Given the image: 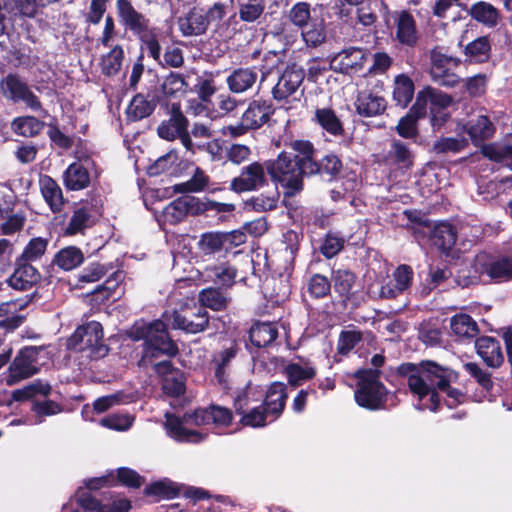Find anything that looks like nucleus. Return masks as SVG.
<instances>
[{"label":"nucleus","mask_w":512,"mask_h":512,"mask_svg":"<svg viewBox=\"0 0 512 512\" xmlns=\"http://www.w3.org/2000/svg\"><path fill=\"white\" fill-rule=\"evenodd\" d=\"M153 110V105L147 101L142 95H136L133 97L128 107V114L134 119H142Z\"/></svg>","instance_id":"59"},{"label":"nucleus","mask_w":512,"mask_h":512,"mask_svg":"<svg viewBox=\"0 0 512 512\" xmlns=\"http://www.w3.org/2000/svg\"><path fill=\"white\" fill-rule=\"evenodd\" d=\"M332 280L335 290L341 295H346L354 285L355 276L348 270L339 269L333 273Z\"/></svg>","instance_id":"58"},{"label":"nucleus","mask_w":512,"mask_h":512,"mask_svg":"<svg viewBox=\"0 0 512 512\" xmlns=\"http://www.w3.org/2000/svg\"><path fill=\"white\" fill-rule=\"evenodd\" d=\"M468 14L472 19L488 28L495 27L500 17L499 11L492 4L484 1L472 4Z\"/></svg>","instance_id":"31"},{"label":"nucleus","mask_w":512,"mask_h":512,"mask_svg":"<svg viewBox=\"0 0 512 512\" xmlns=\"http://www.w3.org/2000/svg\"><path fill=\"white\" fill-rule=\"evenodd\" d=\"M362 339V334L356 329L343 330L338 339L337 351L340 354H348Z\"/></svg>","instance_id":"54"},{"label":"nucleus","mask_w":512,"mask_h":512,"mask_svg":"<svg viewBox=\"0 0 512 512\" xmlns=\"http://www.w3.org/2000/svg\"><path fill=\"white\" fill-rule=\"evenodd\" d=\"M44 123L33 116H22L14 119L11 123L12 130L24 137H33L39 134Z\"/></svg>","instance_id":"41"},{"label":"nucleus","mask_w":512,"mask_h":512,"mask_svg":"<svg viewBox=\"0 0 512 512\" xmlns=\"http://www.w3.org/2000/svg\"><path fill=\"white\" fill-rule=\"evenodd\" d=\"M286 374L291 385L297 386L312 379L316 374L315 367L310 362H296L286 366Z\"/></svg>","instance_id":"35"},{"label":"nucleus","mask_w":512,"mask_h":512,"mask_svg":"<svg viewBox=\"0 0 512 512\" xmlns=\"http://www.w3.org/2000/svg\"><path fill=\"white\" fill-rule=\"evenodd\" d=\"M355 106L360 116L374 117L386 110L387 101L381 92L365 90L358 93Z\"/></svg>","instance_id":"21"},{"label":"nucleus","mask_w":512,"mask_h":512,"mask_svg":"<svg viewBox=\"0 0 512 512\" xmlns=\"http://www.w3.org/2000/svg\"><path fill=\"white\" fill-rule=\"evenodd\" d=\"M90 174L82 163H72L63 173V183L67 190L79 191L90 185Z\"/></svg>","instance_id":"25"},{"label":"nucleus","mask_w":512,"mask_h":512,"mask_svg":"<svg viewBox=\"0 0 512 512\" xmlns=\"http://www.w3.org/2000/svg\"><path fill=\"white\" fill-rule=\"evenodd\" d=\"M129 336L136 341H145L146 356L155 357L158 354L173 356L178 351L176 344L168 335L166 324L161 320L150 323L138 321L130 328Z\"/></svg>","instance_id":"3"},{"label":"nucleus","mask_w":512,"mask_h":512,"mask_svg":"<svg viewBox=\"0 0 512 512\" xmlns=\"http://www.w3.org/2000/svg\"><path fill=\"white\" fill-rule=\"evenodd\" d=\"M266 164L253 162L245 166L241 174L235 177L230 184L231 190L237 193L252 191L266 183Z\"/></svg>","instance_id":"15"},{"label":"nucleus","mask_w":512,"mask_h":512,"mask_svg":"<svg viewBox=\"0 0 512 512\" xmlns=\"http://www.w3.org/2000/svg\"><path fill=\"white\" fill-rule=\"evenodd\" d=\"M249 399L246 394L239 396L235 401V410L241 414V423L253 428L263 427L271 422V414L263 407H248Z\"/></svg>","instance_id":"20"},{"label":"nucleus","mask_w":512,"mask_h":512,"mask_svg":"<svg viewBox=\"0 0 512 512\" xmlns=\"http://www.w3.org/2000/svg\"><path fill=\"white\" fill-rule=\"evenodd\" d=\"M168 123L173 126L179 134V139L186 150L194 152V142L192 141L189 132L187 131L188 121L181 112H173Z\"/></svg>","instance_id":"49"},{"label":"nucleus","mask_w":512,"mask_h":512,"mask_svg":"<svg viewBox=\"0 0 512 512\" xmlns=\"http://www.w3.org/2000/svg\"><path fill=\"white\" fill-rule=\"evenodd\" d=\"M84 261L82 251L75 246L61 249L55 256V263L63 270L70 271L78 267Z\"/></svg>","instance_id":"40"},{"label":"nucleus","mask_w":512,"mask_h":512,"mask_svg":"<svg viewBox=\"0 0 512 512\" xmlns=\"http://www.w3.org/2000/svg\"><path fill=\"white\" fill-rule=\"evenodd\" d=\"M270 114V105L266 102L253 101L242 114L240 123L228 126L227 131L232 137L244 135L249 130L263 126L268 121Z\"/></svg>","instance_id":"11"},{"label":"nucleus","mask_w":512,"mask_h":512,"mask_svg":"<svg viewBox=\"0 0 512 512\" xmlns=\"http://www.w3.org/2000/svg\"><path fill=\"white\" fill-rule=\"evenodd\" d=\"M124 52L121 46L113 47L101 60L102 73L107 76L116 75L122 66Z\"/></svg>","instance_id":"45"},{"label":"nucleus","mask_w":512,"mask_h":512,"mask_svg":"<svg viewBox=\"0 0 512 512\" xmlns=\"http://www.w3.org/2000/svg\"><path fill=\"white\" fill-rule=\"evenodd\" d=\"M264 9V0H249L248 2L240 5V19L245 22H254L263 14Z\"/></svg>","instance_id":"53"},{"label":"nucleus","mask_w":512,"mask_h":512,"mask_svg":"<svg viewBox=\"0 0 512 512\" xmlns=\"http://www.w3.org/2000/svg\"><path fill=\"white\" fill-rule=\"evenodd\" d=\"M179 29L184 36H197L205 33L207 22L204 10L194 8L186 16L178 19Z\"/></svg>","instance_id":"28"},{"label":"nucleus","mask_w":512,"mask_h":512,"mask_svg":"<svg viewBox=\"0 0 512 512\" xmlns=\"http://www.w3.org/2000/svg\"><path fill=\"white\" fill-rule=\"evenodd\" d=\"M286 386L281 382H275L269 387L264 401V408L271 414L270 421L277 419L285 407Z\"/></svg>","instance_id":"27"},{"label":"nucleus","mask_w":512,"mask_h":512,"mask_svg":"<svg viewBox=\"0 0 512 512\" xmlns=\"http://www.w3.org/2000/svg\"><path fill=\"white\" fill-rule=\"evenodd\" d=\"M344 242L343 238L328 234L320 247V251L326 258H332L342 250Z\"/></svg>","instance_id":"60"},{"label":"nucleus","mask_w":512,"mask_h":512,"mask_svg":"<svg viewBox=\"0 0 512 512\" xmlns=\"http://www.w3.org/2000/svg\"><path fill=\"white\" fill-rule=\"evenodd\" d=\"M39 274L36 268L30 264L17 267L10 276L9 285L16 290H26L38 281Z\"/></svg>","instance_id":"32"},{"label":"nucleus","mask_w":512,"mask_h":512,"mask_svg":"<svg viewBox=\"0 0 512 512\" xmlns=\"http://www.w3.org/2000/svg\"><path fill=\"white\" fill-rule=\"evenodd\" d=\"M292 148L302 155L300 164L308 170L309 174L319 172L318 164L313 161V145L306 140H296L291 144Z\"/></svg>","instance_id":"47"},{"label":"nucleus","mask_w":512,"mask_h":512,"mask_svg":"<svg viewBox=\"0 0 512 512\" xmlns=\"http://www.w3.org/2000/svg\"><path fill=\"white\" fill-rule=\"evenodd\" d=\"M304 77V70L301 67L295 64L288 66L272 88L273 98L278 102L299 100L298 95L302 94L301 85Z\"/></svg>","instance_id":"10"},{"label":"nucleus","mask_w":512,"mask_h":512,"mask_svg":"<svg viewBox=\"0 0 512 512\" xmlns=\"http://www.w3.org/2000/svg\"><path fill=\"white\" fill-rule=\"evenodd\" d=\"M156 372L162 376V388L165 394L177 397L185 391V376L172 368L170 361H162L155 365Z\"/></svg>","instance_id":"19"},{"label":"nucleus","mask_w":512,"mask_h":512,"mask_svg":"<svg viewBox=\"0 0 512 512\" xmlns=\"http://www.w3.org/2000/svg\"><path fill=\"white\" fill-rule=\"evenodd\" d=\"M396 37L400 43L413 46L418 40V32L414 17L407 11L395 13Z\"/></svg>","instance_id":"22"},{"label":"nucleus","mask_w":512,"mask_h":512,"mask_svg":"<svg viewBox=\"0 0 512 512\" xmlns=\"http://www.w3.org/2000/svg\"><path fill=\"white\" fill-rule=\"evenodd\" d=\"M476 269L496 281L510 280L512 279V255L490 259L486 255H478Z\"/></svg>","instance_id":"17"},{"label":"nucleus","mask_w":512,"mask_h":512,"mask_svg":"<svg viewBox=\"0 0 512 512\" xmlns=\"http://www.w3.org/2000/svg\"><path fill=\"white\" fill-rule=\"evenodd\" d=\"M39 186L45 202L53 212H60L64 205L63 192L59 184L50 176H40Z\"/></svg>","instance_id":"24"},{"label":"nucleus","mask_w":512,"mask_h":512,"mask_svg":"<svg viewBox=\"0 0 512 512\" xmlns=\"http://www.w3.org/2000/svg\"><path fill=\"white\" fill-rule=\"evenodd\" d=\"M423 116L424 115H418V113L414 111L413 105L407 115L401 118L397 125V132L399 135L405 138L414 137L417 132L416 122Z\"/></svg>","instance_id":"55"},{"label":"nucleus","mask_w":512,"mask_h":512,"mask_svg":"<svg viewBox=\"0 0 512 512\" xmlns=\"http://www.w3.org/2000/svg\"><path fill=\"white\" fill-rule=\"evenodd\" d=\"M199 300L202 307H208L215 311H220L227 306V298L217 289H205L201 291Z\"/></svg>","instance_id":"50"},{"label":"nucleus","mask_w":512,"mask_h":512,"mask_svg":"<svg viewBox=\"0 0 512 512\" xmlns=\"http://www.w3.org/2000/svg\"><path fill=\"white\" fill-rule=\"evenodd\" d=\"M277 202L278 195L276 193L273 195L261 194L252 198L249 202V205H251V207L257 212H265L275 209Z\"/></svg>","instance_id":"62"},{"label":"nucleus","mask_w":512,"mask_h":512,"mask_svg":"<svg viewBox=\"0 0 512 512\" xmlns=\"http://www.w3.org/2000/svg\"><path fill=\"white\" fill-rule=\"evenodd\" d=\"M32 411L39 417L52 416L62 411L61 406L51 400L37 401L32 405Z\"/></svg>","instance_id":"64"},{"label":"nucleus","mask_w":512,"mask_h":512,"mask_svg":"<svg viewBox=\"0 0 512 512\" xmlns=\"http://www.w3.org/2000/svg\"><path fill=\"white\" fill-rule=\"evenodd\" d=\"M39 351L36 347H24L18 352L8 368L5 378L6 385L13 386L22 380L30 378L39 371Z\"/></svg>","instance_id":"9"},{"label":"nucleus","mask_w":512,"mask_h":512,"mask_svg":"<svg viewBox=\"0 0 512 512\" xmlns=\"http://www.w3.org/2000/svg\"><path fill=\"white\" fill-rule=\"evenodd\" d=\"M431 77L435 76L438 72H442L444 70H450L451 68L457 67L460 61L457 58L447 56L441 53L439 50H433L431 52Z\"/></svg>","instance_id":"52"},{"label":"nucleus","mask_w":512,"mask_h":512,"mask_svg":"<svg viewBox=\"0 0 512 512\" xmlns=\"http://www.w3.org/2000/svg\"><path fill=\"white\" fill-rule=\"evenodd\" d=\"M465 130L472 142L478 145L494 135L495 127L486 115H479L466 124Z\"/></svg>","instance_id":"29"},{"label":"nucleus","mask_w":512,"mask_h":512,"mask_svg":"<svg viewBox=\"0 0 512 512\" xmlns=\"http://www.w3.org/2000/svg\"><path fill=\"white\" fill-rule=\"evenodd\" d=\"M165 428L170 437L177 441L199 443L206 435L185 425L202 426L214 424L216 427H226L232 422L231 411L223 406L211 405L208 408H198L186 412L182 419L167 413L165 415Z\"/></svg>","instance_id":"2"},{"label":"nucleus","mask_w":512,"mask_h":512,"mask_svg":"<svg viewBox=\"0 0 512 512\" xmlns=\"http://www.w3.org/2000/svg\"><path fill=\"white\" fill-rule=\"evenodd\" d=\"M357 377L360 379V387L355 392L356 402L368 409H379L384 402L386 391L378 381V373L373 370L359 371Z\"/></svg>","instance_id":"8"},{"label":"nucleus","mask_w":512,"mask_h":512,"mask_svg":"<svg viewBox=\"0 0 512 512\" xmlns=\"http://www.w3.org/2000/svg\"><path fill=\"white\" fill-rule=\"evenodd\" d=\"M266 170L273 181L279 182L290 190L289 194L301 190L302 175L309 174L297 157H292L285 152L280 153L275 160L266 162Z\"/></svg>","instance_id":"5"},{"label":"nucleus","mask_w":512,"mask_h":512,"mask_svg":"<svg viewBox=\"0 0 512 512\" xmlns=\"http://www.w3.org/2000/svg\"><path fill=\"white\" fill-rule=\"evenodd\" d=\"M209 183V177L206 173L197 167L191 179L186 182L175 184L174 192L177 193H197L203 191Z\"/></svg>","instance_id":"42"},{"label":"nucleus","mask_w":512,"mask_h":512,"mask_svg":"<svg viewBox=\"0 0 512 512\" xmlns=\"http://www.w3.org/2000/svg\"><path fill=\"white\" fill-rule=\"evenodd\" d=\"M69 346L87 352L93 358H102L108 353V347L103 342L102 325L97 321L80 325L69 338Z\"/></svg>","instance_id":"6"},{"label":"nucleus","mask_w":512,"mask_h":512,"mask_svg":"<svg viewBox=\"0 0 512 512\" xmlns=\"http://www.w3.org/2000/svg\"><path fill=\"white\" fill-rule=\"evenodd\" d=\"M450 325L452 331L461 337H474L478 332L476 322L467 314L454 316Z\"/></svg>","instance_id":"46"},{"label":"nucleus","mask_w":512,"mask_h":512,"mask_svg":"<svg viewBox=\"0 0 512 512\" xmlns=\"http://www.w3.org/2000/svg\"><path fill=\"white\" fill-rule=\"evenodd\" d=\"M163 94L168 98H178L185 94L187 83L181 74L171 72L161 85Z\"/></svg>","instance_id":"44"},{"label":"nucleus","mask_w":512,"mask_h":512,"mask_svg":"<svg viewBox=\"0 0 512 512\" xmlns=\"http://www.w3.org/2000/svg\"><path fill=\"white\" fill-rule=\"evenodd\" d=\"M278 337L275 323L257 322L250 328V341L256 347H267Z\"/></svg>","instance_id":"30"},{"label":"nucleus","mask_w":512,"mask_h":512,"mask_svg":"<svg viewBox=\"0 0 512 512\" xmlns=\"http://www.w3.org/2000/svg\"><path fill=\"white\" fill-rule=\"evenodd\" d=\"M414 94L413 81L406 75H398L394 80L393 99L397 105L405 108L412 100Z\"/></svg>","instance_id":"36"},{"label":"nucleus","mask_w":512,"mask_h":512,"mask_svg":"<svg viewBox=\"0 0 512 512\" xmlns=\"http://www.w3.org/2000/svg\"><path fill=\"white\" fill-rule=\"evenodd\" d=\"M491 46L488 37L482 36L470 42L465 47V54L472 61L484 62L489 57Z\"/></svg>","instance_id":"48"},{"label":"nucleus","mask_w":512,"mask_h":512,"mask_svg":"<svg viewBox=\"0 0 512 512\" xmlns=\"http://www.w3.org/2000/svg\"><path fill=\"white\" fill-rule=\"evenodd\" d=\"M331 285L329 280L320 274L311 277L308 285V290L311 295L316 298L326 296L330 291Z\"/></svg>","instance_id":"61"},{"label":"nucleus","mask_w":512,"mask_h":512,"mask_svg":"<svg viewBox=\"0 0 512 512\" xmlns=\"http://www.w3.org/2000/svg\"><path fill=\"white\" fill-rule=\"evenodd\" d=\"M476 349L478 355L490 367H498L504 360L500 343L492 337H481L477 339Z\"/></svg>","instance_id":"26"},{"label":"nucleus","mask_w":512,"mask_h":512,"mask_svg":"<svg viewBox=\"0 0 512 512\" xmlns=\"http://www.w3.org/2000/svg\"><path fill=\"white\" fill-rule=\"evenodd\" d=\"M48 240L42 237L32 238L22 252V258L26 261L39 259L46 251Z\"/></svg>","instance_id":"57"},{"label":"nucleus","mask_w":512,"mask_h":512,"mask_svg":"<svg viewBox=\"0 0 512 512\" xmlns=\"http://www.w3.org/2000/svg\"><path fill=\"white\" fill-rule=\"evenodd\" d=\"M0 89L4 97L11 101H22L34 111L41 109V102L38 97L17 75L9 74L3 78L0 81Z\"/></svg>","instance_id":"13"},{"label":"nucleus","mask_w":512,"mask_h":512,"mask_svg":"<svg viewBox=\"0 0 512 512\" xmlns=\"http://www.w3.org/2000/svg\"><path fill=\"white\" fill-rule=\"evenodd\" d=\"M482 154L488 159L503 164L512 169V146L492 143L484 145Z\"/></svg>","instance_id":"39"},{"label":"nucleus","mask_w":512,"mask_h":512,"mask_svg":"<svg viewBox=\"0 0 512 512\" xmlns=\"http://www.w3.org/2000/svg\"><path fill=\"white\" fill-rule=\"evenodd\" d=\"M468 142L464 137H447L437 140L433 145L436 153H457L467 146Z\"/></svg>","instance_id":"56"},{"label":"nucleus","mask_w":512,"mask_h":512,"mask_svg":"<svg viewBox=\"0 0 512 512\" xmlns=\"http://www.w3.org/2000/svg\"><path fill=\"white\" fill-rule=\"evenodd\" d=\"M431 240L438 249L448 251L456 242V231L451 224L441 222L435 225Z\"/></svg>","instance_id":"34"},{"label":"nucleus","mask_w":512,"mask_h":512,"mask_svg":"<svg viewBox=\"0 0 512 512\" xmlns=\"http://www.w3.org/2000/svg\"><path fill=\"white\" fill-rule=\"evenodd\" d=\"M367 53L359 47H348L330 58V68L340 73H356L362 70Z\"/></svg>","instance_id":"14"},{"label":"nucleus","mask_w":512,"mask_h":512,"mask_svg":"<svg viewBox=\"0 0 512 512\" xmlns=\"http://www.w3.org/2000/svg\"><path fill=\"white\" fill-rule=\"evenodd\" d=\"M118 13L125 26L139 37L154 30L149 20L137 12L127 0H117Z\"/></svg>","instance_id":"18"},{"label":"nucleus","mask_w":512,"mask_h":512,"mask_svg":"<svg viewBox=\"0 0 512 512\" xmlns=\"http://www.w3.org/2000/svg\"><path fill=\"white\" fill-rule=\"evenodd\" d=\"M400 372L407 377L409 391L420 410L437 411L442 393L446 394V404L450 408L465 400V395L460 390L451 388V383L457 379V373L448 367L423 360L401 365Z\"/></svg>","instance_id":"1"},{"label":"nucleus","mask_w":512,"mask_h":512,"mask_svg":"<svg viewBox=\"0 0 512 512\" xmlns=\"http://www.w3.org/2000/svg\"><path fill=\"white\" fill-rule=\"evenodd\" d=\"M198 245L204 254H213L225 249L222 232H207L202 234Z\"/></svg>","instance_id":"51"},{"label":"nucleus","mask_w":512,"mask_h":512,"mask_svg":"<svg viewBox=\"0 0 512 512\" xmlns=\"http://www.w3.org/2000/svg\"><path fill=\"white\" fill-rule=\"evenodd\" d=\"M257 79L258 73L255 68H238L226 78V83L232 93L240 94L251 89Z\"/></svg>","instance_id":"23"},{"label":"nucleus","mask_w":512,"mask_h":512,"mask_svg":"<svg viewBox=\"0 0 512 512\" xmlns=\"http://www.w3.org/2000/svg\"><path fill=\"white\" fill-rule=\"evenodd\" d=\"M166 319L173 328L194 334L202 332L209 322L206 309L196 305L191 309L174 311L171 315H166Z\"/></svg>","instance_id":"12"},{"label":"nucleus","mask_w":512,"mask_h":512,"mask_svg":"<svg viewBox=\"0 0 512 512\" xmlns=\"http://www.w3.org/2000/svg\"><path fill=\"white\" fill-rule=\"evenodd\" d=\"M393 276L396 283L395 287L383 286L380 291L381 297L393 298L398 293L406 290L411 285L413 271L409 266L401 265L395 270Z\"/></svg>","instance_id":"33"},{"label":"nucleus","mask_w":512,"mask_h":512,"mask_svg":"<svg viewBox=\"0 0 512 512\" xmlns=\"http://www.w3.org/2000/svg\"><path fill=\"white\" fill-rule=\"evenodd\" d=\"M91 214L87 207H79L74 210L65 229L66 235H76L91 225Z\"/></svg>","instance_id":"43"},{"label":"nucleus","mask_w":512,"mask_h":512,"mask_svg":"<svg viewBox=\"0 0 512 512\" xmlns=\"http://www.w3.org/2000/svg\"><path fill=\"white\" fill-rule=\"evenodd\" d=\"M289 23L300 30V35L307 47L316 48L326 40L323 19L312 15L311 6L306 2H297L287 13Z\"/></svg>","instance_id":"4"},{"label":"nucleus","mask_w":512,"mask_h":512,"mask_svg":"<svg viewBox=\"0 0 512 512\" xmlns=\"http://www.w3.org/2000/svg\"><path fill=\"white\" fill-rule=\"evenodd\" d=\"M132 421L133 419L128 415H113L101 419L100 423L110 429L125 431L131 427Z\"/></svg>","instance_id":"63"},{"label":"nucleus","mask_w":512,"mask_h":512,"mask_svg":"<svg viewBox=\"0 0 512 512\" xmlns=\"http://www.w3.org/2000/svg\"><path fill=\"white\" fill-rule=\"evenodd\" d=\"M453 98L432 87H426L419 91L414 103V111L418 115H426L427 106L431 114V124L434 128H440L449 117L446 109L452 104Z\"/></svg>","instance_id":"7"},{"label":"nucleus","mask_w":512,"mask_h":512,"mask_svg":"<svg viewBox=\"0 0 512 512\" xmlns=\"http://www.w3.org/2000/svg\"><path fill=\"white\" fill-rule=\"evenodd\" d=\"M317 123L327 133L339 136L343 133V126L335 112L329 108L317 109L315 112Z\"/></svg>","instance_id":"38"},{"label":"nucleus","mask_w":512,"mask_h":512,"mask_svg":"<svg viewBox=\"0 0 512 512\" xmlns=\"http://www.w3.org/2000/svg\"><path fill=\"white\" fill-rule=\"evenodd\" d=\"M203 211V205L198 198L190 195L179 197L169 203L163 210L165 221L177 224L188 215H197Z\"/></svg>","instance_id":"16"},{"label":"nucleus","mask_w":512,"mask_h":512,"mask_svg":"<svg viewBox=\"0 0 512 512\" xmlns=\"http://www.w3.org/2000/svg\"><path fill=\"white\" fill-rule=\"evenodd\" d=\"M44 0H6L4 7L12 16L33 17Z\"/></svg>","instance_id":"37"}]
</instances>
